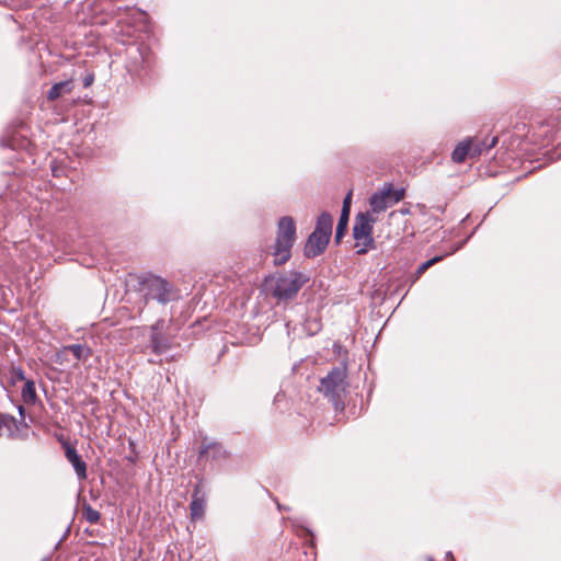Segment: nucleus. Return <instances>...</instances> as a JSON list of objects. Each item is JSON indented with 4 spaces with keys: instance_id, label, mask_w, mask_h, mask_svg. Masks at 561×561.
I'll return each instance as SVG.
<instances>
[{
    "instance_id": "obj_1",
    "label": "nucleus",
    "mask_w": 561,
    "mask_h": 561,
    "mask_svg": "<svg viewBox=\"0 0 561 561\" xmlns=\"http://www.w3.org/2000/svg\"><path fill=\"white\" fill-rule=\"evenodd\" d=\"M308 282V277L296 271L276 273L265 277L263 289L266 295L273 297L278 304H287L295 299Z\"/></svg>"
},
{
    "instance_id": "obj_2",
    "label": "nucleus",
    "mask_w": 561,
    "mask_h": 561,
    "mask_svg": "<svg viewBox=\"0 0 561 561\" xmlns=\"http://www.w3.org/2000/svg\"><path fill=\"white\" fill-rule=\"evenodd\" d=\"M126 70L135 79L145 81L154 65V55L149 46L131 44L126 48Z\"/></svg>"
},
{
    "instance_id": "obj_3",
    "label": "nucleus",
    "mask_w": 561,
    "mask_h": 561,
    "mask_svg": "<svg viewBox=\"0 0 561 561\" xmlns=\"http://www.w3.org/2000/svg\"><path fill=\"white\" fill-rule=\"evenodd\" d=\"M296 240V224L289 216H284L278 221L277 237L274 248V264L286 263L291 255V248Z\"/></svg>"
},
{
    "instance_id": "obj_4",
    "label": "nucleus",
    "mask_w": 561,
    "mask_h": 561,
    "mask_svg": "<svg viewBox=\"0 0 561 561\" xmlns=\"http://www.w3.org/2000/svg\"><path fill=\"white\" fill-rule=\"evenodd\" d=\"M140 291L146 301L157 300L165 305L172 299L173 286L167 279L150 274L140 282Z\"/></svg>"
},
{
    "instance_id": "obj_5",
    "label": "nucleus",
    "mask_w": 561,
    "mask_h": 561,
    "mask_svg": "<svg viewBox=\"0 0 561 561\" xmlns=\"http://www.w3.org/2000/svg\"><path fill=\"white\" fill-rule=\"evenodd\" d=\"M376 219L369 213H359L355 217L353 237L358 254H365L369 249L375 248L373 229Z\"/></svg>"
},
{
    "instance_id": "obj_6",
    "label": "nucleus",
    "mask_w": 561,
    "mask_h": 561,
    "mask_svg": "<svg viewBox=\"0 0 561 561\" xmlns=\"http://www.w3.org/2000/svg\"><path fill=\"white\" fill-rule=\"evenodd\" d=\"M403 188L394 190L391 183H387L369 198L370 210L374 214L382 213L403 199Z\"/></svg>"
},
{
    "instance_id": "obj_7",
    "label": "nucleus",
    "mask_w": 561,
    "mask_h": 561,
    "mask_svg": "<svg viewBox=\"0 0 561 561\" xmlns=\"http://www.w3.org/2000/svg\"><path fill=\"white\" fill-rule=\"evenodd\" d=\"M346 374L344 369L333 368L327 377L321 379L319 390L329 397L331 400L336 401L345 390Z\"/></svg>"
},
{
    "instance_id": "obj_8",
    "label": "nucleus",
    "mask_w": 561,
    "mask_h": 561,
    "mask_svg": "<svg viewBox=\"0 0 561 561\" xmlns=\"http://www.w3.org/2000/svg\"><path fill=\"white\" fill-rule=\"evenodd\" d=\"M163 320H158L150 328V347L156 355H162L171 347L170 339L163 334Z\"/></svg>"
},
{
    "instance_id": "obj_9",
    "label": "nucleus",
    "mask_w": 561,
    "mask_h": 561,
    "mask_svg": "<svg viewBox=\"0 0 561 561\" xmlns=\"http://www.w3.org/2000/svg\"><path fill=\"white\" fill-rule=\"evenodd\" d=\"M329 241V238L312 231V233L308 237L307 242L305 244V255L307 257H316L322 254L327 249Z\"/></svg>"
},
{
    "instance_id": "obj_10",
    "label": "nucleus",
    "mask_w": 561,
    "mask_h": 561,
    "mask_svg": "<svg viewBox=\"0 0 561 561\" xmlns=\"http://www.w3.org/2000/svg\"><path fill=\"white\" fill-rule=\"evenodd\" d=\"M2 147H8L13 150L26 149L30 145L28 139L21 135L19 131L8 133L0 139Z\"/></svg>"
},
{
    "instance_id": "obj_11",
    "label": "nucleus",
    "mask_w": 561,
    "mask_h": 561,
    "mask_svg": "<svg viewBox=\"0 0 561 561\" xmlns=\"http://www.w3.org/2000/svg\"><path fill=\"white\" fill-rule=\"evenodd\" d=\"M66 458L72 465L79 480L87 479V465L73 447H67Z\"/></svg>"
},
{
    "instance_id": "obj_12",
    "label": "nucleus",
    "mask_w": 561,
    "mask_h": 561,
    "mask_svg": "<svg viewBox=\"0 0 561 561\" xmlns=\"http://www.w3.org/2000/svg\"><path fill=\"white\" fill-rule=\"evenodd\" d=\"M73 90V81L65 80L55 83L47 92V100L55 101L65 94H69Z\"/></svg>"
},
{
    "instance_id": "obj_13",
    "label": "nucleus",
    "mask_w": 561,
    "mask_h": 561,
    "mask_svg": "<svg viewBox=\"0 0 561 561\" xmlns=\"http://www.w3.org/2000/svg\"><path fill=\"white\" fill-rule=\"evenodd\" d=\"M332 216L324 211L318 217L313 231L330 239L332 234Z\"/></svg>"
},
{
    "instance_id": "obj_14",
    "label": "nucleus",
    "mask_w": 561,
    "mask_h": 561,
    "mask_svg": "<svg viewBox=\"0 0 561 561\" xmlns=\"http://www.w3.org/2000/svg\"><path fill=\"white\" fill-rule=\"evenodd\" d=\"M472 140H465L459 142L451 153V158L455 162L461 163L467 157L471 158Z\"/></svg>"
},
{
    "instance_id": "obj_15",
    "label": "nucleus",
    "mask_w": 561,
    "mask_h": 561,
    "mask_svg": "<svg viewBox=\"0 0 561 561\" xmlns=\"http://www.w3.org/2000/svg\"><path fill=\"white\" fill-rule=\"evenodd\" d=\"M191 510V518L193 520L201 519L205 513V500L197 495V492L194 493L192 502L190 504Z\"/></svg>"
},
{
    "instance_id": "obj_16",
    "label": "nucleus",
    "mask_w": 561,
    "mask_h": 561,
    "mask_svg": "<svg viewBox=\"0 0 561 561\" xmlns=\"http://www.w3.org/2000/svg\"><path fill=\"white\" fill-rule=\"evenodd\" d=\"M21 397L24 403L35 404L37 401V394L35 389V382L33 380H25V385L22 388Z\"/></svg>"
},
{
    "instance_id": "obj_17",
    "label": "nucleus",
    "mask_w": 561,
    "mask_h": 561,
    "mask_svg": "<svg viewBox=\"0 0 561 561\" xmlns=\"http://www.w3.org/2000/svg\"><path fill=\"white\" fill-rule=\"evenodd\" d=\"M66 350L71 352L78 360H87L92 354L91 348L83 344H71L68 345Z\"/></svg>"
},
{
    "instance_id": "obj_18",
    "label": "nucleus",
    "mask_w": 561,
    "mask_h": 561,
    "mask_svg": "<svg viewBox=\"0 0 561 561\" xmlns=\"http://www.w3.org/2000/svg\"><path fill=\"white\" fill-rule=\"evenodd\" d=\"M497 144V138L493 137L490 141H472L471 158L480 156L482 152L492 149Z\"/></svg>"
},
{
    "instance_id": "obj_19",
    "label": "nucleus",
    "mask_w": 561,
    "mask_h": 561,
    "mask_svg": "<svg viewBox=\"0 0 561 561\" xmlns=\"http://www.w3.org/2000/svg\"><path fill=\"white\" fill-rule=\"evenodd\" d=\"M83 517L90 524H98L101 519L99 511L94 510L90 504H83Z\"/></svg>"
},
{
    "instance_id": "obj_20",
    "label": "nucleus",
    "mask_w": 561,
    "mask_h": 561,
    "mask_svg": "<svg viewBox=\"0 0 561 561\" xmlns=\"http://www.w3.org/2000/svg\"><path fill=\"white\" fill-rule=\"evenodd\" d=\"M348 217H350V213L344 214L343 211H341L340 220H339L336 231H335V240L337 242H340V240L343 238V236L346 231L347 224H348Z\"/></svg>"
},
{
    "instance_id": "obj_21",
    "label": "nucleus",
    "mask_w": 561,
    "mask_h": 561,
    "mask_svg": "<svg viewBox=\"0 0 561 561\" xmlns=\"http://www.w3.org/2000/svg\"><path fill=\"white\" fill-rule=\"evenodd\" d=\"M442 260V256H435L424 263H422L414 275L413 282L419 279L431 266H433L435 263L439 262Z\"/></svg>"
},
{
    "instance_id": "obj_22",
    "label": "nucleus",
    "mask_w": 561,
    "mask_h": 561,
    "mask_svg": "<svg viewBox=\"0 0 561 561\" xmlns=\"http://www.w3.org/2000/svg\"><path fill=\"white\" fill-rule=\"evenodd\" d=\"M227 451L220 444L213 443V460L218 457H226Z\"/></svg>"
},
{
    "instance_id": "obj_23",
    "label": "nucleus",
    "mask_w": 561,
    "mask_h": 561,
    "mask_svg": "<svg viewBox=\"0 0 561 561\" xmlns=\"http://www.w3.org/2000/svg\"><path fill=\"white\" fill-rule=\"evenodd\" d=\"M351 198H352V192H350L346 197L344 198L343 201V207H342V211L344 214L346 213H350L351 211Z\"/></svg>"
},
{
    "instance_id": "obj_24",
    "label": "nucleus",
    "mask_w": 561,
    "mask_h": 561,
    "mask_svg": "<svg viewBox=\"0 0 561 561\" xmlns=\"http://www.w3.org/2000/svg\"><path fill=\"white\" fill-rule=\"evenodd\" d=\"M13 375L18 380H25L24 371L20 367L13 369Z\"/></svg>"
},
{
    "instance_id": "obj_25",
    "label": "nucleus",
    "mask_w": 561,
    "mask_h": 561,
    "mask_svg": "<svg viewBox=\"0 0 561 561\" xmlns=\"http://www.w3.org/2000/svg\"><path fill=\"white\" fill-rule=\"evenodd\" d=\"M134 16H137V20L142 22H146L147 20V14L142 11L135 12Z\"/></svg>"
},
{
    "instance_id": "obj_26",
    "label": "nucleus",
    "mask_w": 561,
    "mask_h": 561,
    "mask_svg": "<svg viewBox=\"0 0 561 561\" xmlns=\"http://www.w3.org/2000/svg\"><path fill=\"white\" fill-rule=\"evenodd\" d=\"M93 80H94V77H93V76H88V77H85V78H84V87L87 88V87H89L90 84H92Z\"/></svg>"
},
{
    "instance_id": "obj_27",
    "label": "nucleus",
    "mask_w": 561,
    "mask_h": 561,
    "mask_svg": "<svg viewBox=\"0 0 561 561\" xmlns=\"http://www.w3.org/2000/svg\"><path fill=\"white\" fill-rule=\"evenodd\" d=\"M446 560L447 561H455L453 553L449 551L446 553Z\"/></svg>"
},
{
    "instance_id": "obj_28",
    "label": "nucleus",
    "mask_w": 561,
    "mask_h": 561,
    "mask_svg": "<svg viewBox=\"0 0 561 561\" xmlns=\"http://www.w3.org/2000/svg\"><path fill=\"white\" fill-rule=\"evenodd\" d=\"M19 413L20 415H24V408L22 405L19 407Z\"/></svg>"
},
{
    "instance_id": "obj_29",
    "label": "nucleus",
    "mask_w": 561,
    "mask_h": 561,
    "mask_svg": "<svg viewBox=\"0 0 561 561\" xmlns=\"http://www.w3.org/2000/svg\"><path fill=\"white\" fill-rule=\"evenodd\" d=\"M206 448H207V446L203 445L201 453L204 454Z\"/></svg>"
}]
</instances>
